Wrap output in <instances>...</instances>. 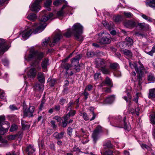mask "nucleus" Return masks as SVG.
Here are the masks:
<instances>
[{
	"instance_id": "f257e3e1",
	"label": "nucleus",
	"mask_w": 155,
	"mask_h": 155,
	"mask_svg": "<svg viewBox=\"0 0 155 155\" xmlns=\"http://www.w3.org/2000/svg\"><path fill=\"white\" fill-rule=\"evenodd\" d=\"M44 57V54L42 52L33 51L29 54L28 58L25 56V58L28 61H32L31 66L35 68H31L29 69L27 73L28 77L30 78H35L37 71H39L41 67L39 65L41 60Z\"/></svg>"
},
{
	"instance_id": "f03ea898",
	"label": "nucleus",
	"mask_w": 155,
	"mask_h": 155,
	"mask_svg": "<svg viewBox=\"0 0 155 155\" xmlns=\"http://www.w3.org/2000/svg\"><path fill=\"white\" fill-rule=\"evenodd\" d=\"M129 66L131 68H134L137 74V79L135 82H138V87L139 89L141 88V84L142 83L143 71L144 67L140 61L138 63L131 62H129Z\"/></svg>"
},
{
	"instance_id": "7ed1b4c3",
	"label": "nucleus",
	"mask_w": 155,
	"mask_h": 155,
	"mask_svg": "<svg viewBox=\"0 0 155 155\" xmlns=\"http://www.w3.org/2000/svg\"><path fill=\"white\" fill-rule=\"evenodd\" d=\"M96 36H98L97 41L101 45L108 44L111 42L110 34L105 31H101Z\"/></svg>"
},
{
	"instance_id": "20e7f679",
	"label": "nucleus",
	"mask_w": 155,
	"mask_h": 155,
	"mask_svg": "<svg viewBox=\"0 0 155 155\" xmlns=\"http://www.w3.org/2000/svg\"><path fill=\"white\" fill-rule=\"evenodd\" d=\"M72 29L76 39L80 41H82L83 38L81 34L83 32V26L79 23H76L72 26Z\"/></svg>"
},
{
	"instance_id": "39448f33",
	"label": "nucleus",
	"mask_w": 155,
	"mask_h": 155,
	"mask_svg": "<svg viewBox=\"0 0 155 155\" xmlns=\"http://www.w3.org/2000/svg\"><path fill=\"white\" fill-rule=\"evenodd\" d=\"M40 26L39 27H37L36 29H31L29 30L24 31L22 33V36L24 40H26L31 35L32 33L36 34L37 33L40 32L43 30L46 27V25L44 24L43 26Z\"/></svg>"
},
{
	"instance_id": "423d86ee",
	"label": "nucleus",
	"mask_w": 155,
	"mask_h": 155,
	"mask_svg": "<svg viewBox=\"0 0 155 155\" xmlns=\"http://www.w3.org/2000/svg\"><path fill=\"white\" fill-rule=\"evenodd\" d=\"M47 13V12L45 10H43L41 13V14L43 15H44L42 16L41 18L40 24L38 26V27H39L40 26H42L43 27L44 24H45L46 25V26H47V24L45 22L49 19L51 18L53 16V13H50L49 14V16L48 17Z\"/></svg>"
},
{
	"instance_id": "0eeeda50",
	"label": "nucleus",
	"mask_w": 155,
	"mask_h": 155,
	"mask_svg": "<svg viewBox=\"0 0 155 155\" xmlns=\"http://www.w3.org/2000/svg\"><path fill=\"white\" fill-rule=\"evenodd\" d=\"M35 109V107L33 106H31L29 107L26 108L24 111V116L29 117H33V113Z\"/></svg>"
},
{
	"instance_id": "6e6552de",
	"label": "nucleus",
	"mask_w": 155,
	"mask_h": 155,
	"mask_svg": "<svg viewBox=\"0 0 155 155\" xmlns=\"http://www.w3.org/2000/svg\"><path fill=\"white\" fill-rule=\"evenodd\" d=\"M5 117L0 116V134H4L8 130V128H5L4 127L2 126L3 125H7L5 124Z\"/></svg>"
},
{
	"instance_id": "1a4fd4ad",
	"label": "nucleus",
	"mask_w": 155,
	"mask_h": 155,
	"mask_svg": "<svg viewBox=\"0 0 155 155\" xmlns=\"http://www.w3.org/2000/svg\"><path fill=\"white\" fill-rule=\"evenodd\" d=\"M5 41L4 39L0 38V54H3L4 52L7 51L9 46L5 44Z\"/></svg>"
},
{
	"instance_id": "9d476101",
	"label": "nucleus",
	"mask_w": 155,
	"mask_h": 155,
	"mask_svg": "<svg viewBox=\"0 0 155 155\" xmlns=\"http://www.w3.org/2000/svg\"><path fill=\"white\" fill-rule=\"evenodd\" d=\"M94 62L96 67L99 69L101 67L106 66V61L103 59L96 58L95 59Z\"/></svg>"
},
{
	"instance_id": "9b49d317",
	"label": "nucleus",
	"mask_w": 155,
	"mask_h": 155,
	"mask_svg": "<svg viewBox=\"0 0 155 155\" xmlns=\"http://www.w3.org/2000/svg\"><path fill=\"white\" fill-rule=\"evenodd\" d=\"M62 37V36L60 34H56L53 39L50 41L49 45L50 47L54 46L55 44H57L59 41Z\"/></svg>"
},
{
	"instance_id": "f8f14e48",
	"label": "nucleus",
	"mask_w": 155,
	"mask_h": 155,
	"mask_svg": "<svg viewBox=\"0 0 155 155\" xmlns=\"http://www.w3.org/2000/svg\"><path fill=\"white\" fill-rule=\"evenodd\" d=\"M124 26L127 28H133L136 25L135 22L132 21L127 20L124 22Z\"/></svg>"
},
{
	"instance_id": "ddd939ff",
	"label": "nucleus",
	"mask_w": 155,
	"mask_h": 155,
	"mask_svg": "<svg viewBox=\"0 0 155 155\" xmlns=\"http://www.w3.org/2000/svg\"><path fill=\"white\" fill-rule=\"evenodd\" d=\"M82 57V55L79 54L77 55L74 58L71 59V63L73 65L76 66V64H78L79 59Z\"/></svg>"
},
{
	"instance_id": "4468645a",
	"label": "nucleus",
	"mask_w": 155,
	"mask_h": 155,
	"mask_svg": "<svg viewBox=\"0 0 155 155\" xmlns=\"http://www.w3.org/2000/svg\"><path fill=\"white\" fill-rule=\"evenodd\" d=\"M115 97L114 95H112L108 97L104 101V103L105 104H111L114 101Z\"/></svg>"
},
{
	"instance_id": "2eb2a0df",
	"label": "nucleus",
	"mask_w": 155,
	"mask_h": 155,
	"mask_svg": "<svg viewBox=\"0 0 155 155\" xmlns=\"http://www.w3.org/2000/svg\"><path fill=\"white\" fill-rule=\"evenodd\" d=\"M35 151V149L34 148L33 146L29 145L28 146L26 149V151L28 155H31Z\"/></svg>"
},
{
	"instance_id": "dca6fc26",
	"label": "nucleus",
	"mask_w": 155,
	"mask_h": 155,
	"mask_svg": "<svg viewBox=\"0 0 155 155\" xmlns=\"http://www.w3.org/2000/svg\"><path fill=\"white\" fill-rule=\"evenodd\" d=\"M105 84H107L108 86H110L112 85V82L110 79L108 77H107L104 82H103L100 85L101 87H102L105 85Z\"/></svg>"
},
{
	"instance_id": "f3484780",
	"label": "nucleus",
	"mask_w": 155,
	"mask_h": 155,
	"mask_svg": "<svg viewBox=\"0 0 155 155\" xmlns=\"http://www.w3.org/2000/svg\"><path fill=\"white\" fill-rule=\"evenodd\" d=\"M49 65V60L47 58H44L41 63V66L43 69H47V66Z\"/></svg>"
},
{
	"instance_id": "a211bd4d",
	"label": "nucleus",
	"mask_w": 155,
	"mask_h": 155,
	"mask_svg": "<svg viewBox=\"0 0 155 155\" xmlns=\"http://www.w3.org/2000/svg\"><path fill=\"white\" fill-rule=\"evenodd\" d=\"M64 132H61L59 134L58 132H56L53 135V136L58 140H59L63 138Z\"/></svg>"
},
{
	"instance_id": "6ab92c4d",
	"label": "nucleus",
	"mask_w": 155,
	"mask_h": 155,
	"mask_svg": "<svg viewBox=\"0 0 155 155\" xmlns=\"http://www.w3.org/2000/svg\"><path fill=\"white\" fill-rule=\"evenodd\" d=\"M123 52L126 57L128 58H131L133 56L132 52L130 50L125 49L123 50Z\"/></svg>"
},
{
	"instance_id": "aec40b11",
	"label": "nucleus",
	"mask_w": 155,
	"mask_h": 155,
	"mask_svg": "<svg viewBox=\"0 0 155 155\" xmlns=\"http://www.w3.org/2000/svg\"><path fill=\"white\" fill-rule=\"evenodd\" d=\"M138 25L141 30H145L149 28V25L144 23H138Z\"/></svg>"
},
{
	"instance_id": "412c9836",
	"label": "nucleus",
	"mask_w": 155,
	"mask_h": 155,
	"mask_svg": "<svg viewBox=\"0 0 155 155\" xmlns=\"http://www.w3.org/2000/svg\"><path fill=\"white\" fill-rule=\"evenodd\" d=\"M38 78L40 82L41 83H43L45 81L44 74L41 72H38Z\"/></svg>"
},
{
	"instance_id": "4be33fe9",
	"label": "nucleus",
	"mask_w": 155,
	"mask_h": 155,
	"mask_svg": "<svg viewBox=\"0 0 155 155\" xmlns=\"http://www.w3.org/2000/svg\"><path fill=\"white\" fill-rule=\"evenodd\" d=\"M147 6L155 8V0H147L146 2Z\"/></svg>"
},
{
	"instance_id": "5701e85b",
	"label": "nucleus",
	"mask_w": 155,
	"mask_h": 155,
	"mask_svg": "<svg viewBox=\"0 0 155 155\" xmlns=\"http://www.w3.org/2000/svg\"><path fill=\"white\" fill-rule=\"evenodd\" d=\"M102 23L103 25L107 28L109 30H110L111 28H113L114 27V25L112 22L110 23L109 24L105 21H103Z\"/></svg>"
},
{
	"instance_id": "b1692460",
	"label": "nucleus",
	"mask_w": 155,
	"mask_h": 155,
	"mask_svg": "<svg viewBox=\"0 0 155 155\" xmlns=\"http://www.w3.org/2000/svg\"><path fill=\"white\" fill-rule=\"evenodd\" d=\"M34 89L36 91L42 92L44 90V86L42 84H36L34 87Z\"/></svg>"
},
{
	"instance_id": "393cba45",
	"label": "nucleus",
	"mask_w": 155,
	"mask_h": 155,
	"mask_svg": "<svg viewBox=\"0 0 155 155\" xmlns=\"http://www.w3.org/2000/svg\"><path fill=\"white\" fill-rule=\"evenodd\" d=\"M99 70L102 72V73L105 74H108L110 73V69L106 68V66L101 67Z\"/></svg>"
},
{
	"instance_id": "a878e982",
	"label": "nucleus",
	"mask_w": 155,
	"mask_h": 155,
	"mask_svg": "<svg viewBox=\"0 0 155 155\" xmlns=\"http://www.w3.org/2000/svg\"><path fill=\"white\" fill-rule=\"evenodd\" d=\"M52 1L51 0H47L45 2V7L47 8V10L48 11H49L51 10L50 6L52 3Z\"/></svg>"
},
{
	"instance_id": "bb28decb",
	"label": "nucleus",
	"mask_w": 155,
	"mask_h": 155,
	"mask_svg": "<svg viewBox=\"0 0 155 155\" xmlns=\"http://www.w3.org/2000/svg\"><path fill=\"white\" fill-rule=\"evenodd\" d=\"M68 6L67 4L63 5L61 10L57 13V15L58 17H61L63 16L64 11L63 10Z\"/></svg>"
},
{
	"instance_id": "cd10ccee",
	"label": "nucleus",
	"mask_w": 155,
	"mask_h": 155,
	"mask_svg": "<svg viewBox=\"0 0 155 155\" xmlns=\"http://www.w3.org/2000/svg\"><path fill=\"white\" fill-rule=\"evenodd\" d=\"M101 153L102 155H114V152L110 150H108L105 151L102 150Z\"/></svg>"
},
{
	"instance_id": "c85d7f7f",
	"label": "nucleus",
	"mask_w": 155,
	"mask_h": 155,
	"mask_svg": "<svg viewBox=\"0 0 155 155\" xmlns=\"http://www.w3.org/2000/svg\"><path fill=\"white\" fill-rule=\"evenodd\" d=\"M148 97L149 98L155 97V88L149 90Z\"/></svg>"
},
{
	"instance_id": "c756f323",
	"label": "nucleus",
	"mask_w": 155,
	"mask_h": 155,
	"mask_svg": "<svg viewBox=\"0 0 155 155\" xmlns=\"http://www.w3.org/2000/svg\"><path fill=\"white\" fill-rule=\"evenodd\" d=\"M27 18L31 21H34L37 19V16L34 13H31L28 16Z\"/></svg>"
},
{
	"instance_id": "7c9ffc66",
	"label": "nucleus",
	"mask_w": 155,
	"mask_h": 155,
	"mask_svg": "<svg viewBox=\"0 0 155 155\" xmlns=\"http://www.w3.org/2000/svg\"><path fill=\"white\" fill-rule=\"evenodd\" d=\"M123 122L124 124V128L127 130H129L130 129V124H127L126 123V117H124L123 119Z\"/></svg>"
},
{
	"instance_id": "2f4dec72",
	"label": "nucleus",
	"mask_w": 155,
	"mask_h": 155,
	"mask_svg": "<svg viewBox=\"0 0 155 155\" xmlns=\"http://www.w3.org/2000/svg\"><path fill=\"white\" fill-rule=\"evenodd\" d=\"M103 146L108 148H113V146L111 143V141L109 140L104 143Z\"/></svg>"
},
{
	"instance_id": "473e14b6",
	"label": "nucleus",
	"mask_w": 155,
	"mask_h": 155,
	"mask_svg": "<svg viewBox=\"0 0 155 155\" xmlns=\"http://www.w3.org/2000/svg\"><path fill=\"white\" fill-rule=\"evenodd\" d=\"M75 104V102L71 101L66 106V109L67 110H71L72 107L73 105Z\"/></svg>"
},
{
	"instance_id": "72a5a7b5",
	"label": "nucleus",
	"mask_w": 155,
	"mask_h": 155,
	"mask_svg": "<svg viewBox=\"0 0 155 155\" xmlns=\"http://www.w3.org/2000/svg\"><path fill=\"white\" fill-rule=\"evenodd\" d=\"M147 79L148 81L154 82L155 81V77L152 74L150 73L148 75Z\"/></svg>"
},
{
	"instance_id": "f704fd0d",
	"label": "nucleus",
	"mask_w": 155,
	"mask_h": 155,
	"mask_svg": "<svg viewBox=\"0 0 155 155\" xmlns=\"http://www.w3.org/2000/svg\"><path fill=\"white\" fill-rule=\"evenodd\" d=\"M98 133L94 131L92 135V137L93 139V141H94L95 143H96L97 140L98 138L97 136L98 134Z\"/></svg>"
},
{
	"instance_id": "c9c22d12",
	"label": "nucleus",
	"mask_w": 155,
	"mask_h": 155,
	"mask_svg": "<svg viewBox=\"0 0 155 155\" xmlns=\"http://www.w3.org/2000/svg\"><path fill=\"white\" fill-rule=\"evenodd\" d=\"M126 44L128 46L132 45L133 44L132 39L130 37H127L126 38Z\"/></svg>"
},
{
	"instance_id": "e433bc0d",
	"label": "nucleus",
	"mask_w": 155,
	"mask_h": 155,
	"mask_svg": "<svg viewBox=\"0 0 155 155\" xmlns=\"http://www.w3.org/2000/svg\"><path fill=\"white\" fill-rule=\"evenodd\" d=\"M48 81H49V85L51 87H53L54 86L56 82V80L55 79H51L49 78L48 80Z\"/></svg>"
},
{
	"instance_id": "4c0bfd02",
	"label": "nucleus",
	"mask_w": 155,
	"mask_h": 155,
	"mask_svg": "<svg viewBox=\"0 0 155 155\" xmlns=\"http://www.w3.org/2000/svg\"><path fill=\"white\" fill-rule=\"evenodd\" d=\"M146 53L147 54L153 56V54L155 53V45H154L152 47V49L150 51L147 52Z\"/></svg>"
},
{
	"instance_id": "58836bf2",
	"label": "nucleus",
	"mask_w": 155,
	"mask_h": 155,
	"mask_svg": "<svg viewBox=\"0 0 155 155\" xmlns=\"http://www.w3.org/2000/svg\"><path fill=\"white\" fill-rule=\"evenodd\" d=\"M72 33L73 32H71L70 29H68L66 32L64 34V35L67 38H69L70 37Z\"/></svg>"
},
{
	"instance_id": "ea45409f",
	"label": "nucleus",
	"mask_w": 155,
	"mask_h": 155,
	"mask_svg": "<svg viewBox=\"0 0 155 155\" xmlns=\"http://www.w3.org/2000/svg\"><path fill=\"white\" fill-rule=\"evenodd\" d=\"M49 40L50 38H45L44 40H43L42 41V45L44 47H45L47 46Z\"/></svg>"
},
{
	"instance_id": "a19ab883",
	"label": "nucleus",
	"mask_w": 155,
	"mask_h": 155,
	"mask_svg": "<svg viewBox=\"0 0 155 155\" xmlns=\"http://www.w3.org/2000/svg\"><path fill=\"white\" fill-rule=\"evenodd\" d=\"M118 66V64L117 63H114L110 64V67L111 69H115L117 68Z\"/></svg>"
},
{
	"instance_id": "79ce46f5",
	"label": "nucleus",
	"mask_w": 155,
	"mask_h": 155,
	"mask_svg": "<svg viewBox=\"0 0 155 155\" xmlns=\"http://www.w3.org/2000/svg\"><path fill=\"white\" fill-rule=\"evenodd\" d=\"M126 93H127L128 97L126 96H124L123 97V98L127 102H128L129 101H130L131 97L129 96V91H126Z\"/></svg>"
},
{
	"instance_id": "37998d69",
	"label": "nucleus",
	"mask_w": 155,
	"mask_h": 155,
	"mask_svg": "<svg viewBox=\"0 0 155 155\" xmlns=\"http://www.w3.org/2000/svg\"><path fill=\"white\" fill-rule=\"evenodd\" d=\"M21 125H22V128L23 129H28L30 127V125L28 124H25V121L23 120L21 121Z\"/></svg>"
},
{
	"instance_id": "c03bdc74",
	"label": "nucleus",
	"mask_w": 155,
	"mask_h": 155,
	"mask_svg": "<svg viewBox=\"0 0 155 155\" xmlns=\"http://www.w3.org/2000/svg\"><path fill=\"white\" fill-rule=\"evenodd\" d=\"M64 1L62 0H56L53 2V4L55 6H58L61 4L62 2Z\"/></svg>"
},
{
	"instance_id": "a18cd8bd",
	"label": "nucleus",
	"mask_w": 155,
	"mask_h": 155,
	"mask_svg": "<svg viewBox=\"0 0 155 155\" xmlns=\"http://www.w3.org/2000/svg\"><path fill=\"white\" fill-rule=\"evenodd\" d=\"M80 115L81 116L82 115L83 118L85 120H87L89 119V117L87 114L85 112H84L83 113H80Z\"/></svg>"
},
{
	"instance_id": "49530a36",
	"label": "nucleus",
	"mask_w": 155,
	"mask_h": 155,
	"mask_svg": "<svg viewBox=\"0 0 155 155\" xmlns=\"http://www.w3.org/2000/svg\"><path fill=\"white\" fill-rule=\"evenodd\" d=\"M113 19L117 22H118L121 20V17L120 16H117L114 17Z\"/></svg>"
},
{
	"instance_id": "de8ad7c7",
	"label": "nucleus",
	"mask_w": 155,
	"mask_h": 155,
	"mask_svg": "<svg viewBox=\"0 0 155 155\" xmlns=\"http://www.w3.org/2000/svg\"><path fill=\"white\" fill-rule=\"evenodd\" d=\"M123 14L125 16L128 18H130L133 16V14L130 12H124Z\"/></svg>"
},
{
	"instance_id": "09e8293b",
	"label": "nucleus",
	"mask_w": 155,
	"mask_h": 155,
	"mask_svg": "<svg viewBox=\"0 0 155 155\" xmlns=\"http://www.w3.org/2000/svg\"><path fill=\"white\" fill-rule=\"evenodd\" d=\"M134 34L136 35L138 37H139L140 38H142L143 37L146 36L145 35L140 33L138 32H135Z\"/></svg>"
},
{
	"instance_id": "8fccbe9b",
	"label": "nucleus",
	"mask_w": 155,
	"mask_h": 155,
	"mask_svg": "<svg viewBox=\"0 0 155 155\" xmlns=\"http://www.w3.org/2000/svg\"><path fill=\"white\" fill-rule=\"evenodd\" d=\"M17 125L14 124L12 125L10 129V130L11 132H13L16 130L17 129Z\"/></svg>"
},
{
	"instance_id": "3c124183",
	"label": "nucleus",
	"mask_w": 155,
	"mask_h": 155,
	"mask_svg": "<svg viewBox=\"0 0 155 155\" xmlns=\"http://www.w3.org/2000/svg\"><path fill=\"white\" fill-rule=\"evenodd\" d=\"M141 17L144 19L147 20L149 21H152V19L150 18V17H148L146 15L143 14L141 15Z\"/></svg>"
},
{
	"instance_id": "603ef678",
	"label": "nucleus",
	"mask_w": 155,
	"mask_h": 155,
	"mask_svg": "<svg viewBox=\"0 0 155 155\" xmlns=\"http://www.w3.org/2000/svg\"><path fill=\"white\" fill-rule=\"evenodd\" d=\"M150 117L151 123L155 124V115H150Z\"/></svg>"
},
{
	"instance_id": "864d4df0",
	"label": "nucleus",
	"mask_w": 155,
	"mask_h": 155,
	"mask_svg": "<svg viewBox=\"0 0 155 155\" xmlns=\"http://www.w3.org/2000/svg\"><path fill=\"white\" fill-rule=\"evenodd\" d=\"M73 131V129L71 127H69L68 128L67 130V133L70 136L72 135V133Z\"/></svg>"
},
{
	"instance_id": "5fc2aeb1",
	"label": "nucleus",
	"mask_w": 155,
	"mask_h": 155,
	"mask_svg": "<svg viewBox=\"0 0 155 155\" xmlns=\"http://www.w3.org/2000/svg\"><path fill=\"white\" fill-rule=\"evenodd\" d=\"M66 99L61 98L59 100V104L61 105H63L66 101Z\"/></svg>"
},
{
	"instance_id": "6e6d98bb",
	"label": "nucleus",
	"mask_w": 155,
	"mask_h": 155,
	"mask_svg": "<svg viewBox=\"0 0 155 155\" xmlns=\"http://www.w3.org/2000/svg\"><path fill=\"white\" fill-rule=\"evenodd\" d=\"M94 52L93 51H88L87 53V56L89 58L91 57L94 56Z\"/></svg>"
},
{
	"instance_id": "4d7b16f0",
	"label": "nucleus",
	"mask_w": 155,
	"mask_h": 155,
	"mask_svg": "<svg viewBox=\"0 0 155 155\" xmlns=\"http://www.w3.org/2000/svg\"><path fill=\"white\" fill-rule=\"evenodd\" d=\"M3 64L4 66H7L9 62L8 60L6 59L5 58L2 60Z\"/></svg>"
},
{
	"instance_id": "13d9d810",
	"label": "nucleus",
	"mask_w": 155,
	"mask_h": 155,
	"mask_svg": "<svg viewBox=\"0 0 155 155\" xmlns=\"http://www.w3.org/2000/svg\"><path fill=\"white\" fill-rule=\"evenodd\" d=\"M0 98L3 99H5L6 98L5 94L3 91H2L0 94Z\"/></svg>"
},
{
	"instance_id": "bf43d9fd",
	"label": "nucleus",
	"mask_w": 155,
	"mask_h": 155,
	"mask_svg": "<svg viewBox=\"0 0 155 155\" xmlns=\"http://www.w3.org/2000/svg\"><path fill=\"white\" fill-rule=\"evenodd\" d=\"M9 108L10 110L12 111L17 110L18 109V108L14 105H10L9 107Z\"/></svg>"
},
{
	"instance_id": "052dcab7",
	"label": "nucleus",
	"mask_w": 155,
	"mask_h": 155,
	"mask_svg": "<svg viewBox=\"0 0 155 155\" xmlns=\"http://www.w3.org/2000/svg\"><path fill=\"white\" fill-rule=\"evenodd\" d=\"M71 67V65L68 63H65L64 65V69L67 71H68Z\"/></svg>"
},
{
	"instance_id": "680f3d73",
	"label": "nucleus",
	"mask_w": 155,
	"mask_h": 155,
	"mask_svg": "<svg viewBox=\"0 0 155 155\" xmlns=\"http://www.w3.org/2000/svg\"><path fill=\"white\" fill-rule=\"evenodd\" d=\"M134 97V98L133 100V101H134L136 103H137L138 99V93H136Z\"/></svg>"
},
{
	"instance_id": "e2e57ef3",
	"label": "nucleus",
	"mask_w": 155,
	"mask_h": 155,
	"mask_svg": "<svg viewBox=\"0 0 155 155\" xmlns=\"http://www.w3.org/2000/svg\"><path fill=\"white\" fill-rule=\"evenodd\" d=\"M101 73L100 72H97L95 73L94 75V79L96 80L98 79Z\"/></svg>"
},
{
	"instance_id": "0e129e2a",
	"label": "nucleus",
	"mask_w": 155,
	"mask_h": 155,
	"mask_svg": "<svg viewBox=\"0 0 155 155\" xmlns=\"http://www.w3.org/2000/svg\"><path fill=\"white\" fill-rule=\"evenodd\" d=\"M76 113V111L74 110H70V111L68 113L70 116H73Z\"/></svg>"
},
{
	"instance_id": "69168bd1",
	"label": "nucleus",
	"mask_w": 155,
	"mask_h": 155,
	"mask_svg": "<svg viewBox=\"0 0 155 155\" xmlns=\"http://www.w3.org/2000/svg\"><path fill=\"white\" fill-rule=\"evenodd\" d=\"M15 137L16 136L15 135H11L8 137V138L9 140H15Z\"/></svg>"
},
{
	"instance_id": "338daca9",
	"label": "nucleus",
	"mask_w": 155,
	"mask_h": 155,
	"mask_svg": "<svg viewBox=\"0 0 155 155\" xmlns=\"http://www.w3.org/2000/svg\"><path fill=\"white\" fill-rule=\"evenodd\" d=\"M92 85L91 84H89L87 85L85 90H86V91L87 90L88 91H91L92 90Z\"/></svg>"
},
{
	"instance_id": "774afa93",
	"label": "nucleus",
	"mask_w": 155,
	"mask_h": 155,
	"mask_svg": "<svg viewBox=\"0 0 155 155\" xmlns=\"http://www.w3.org/2000/svg\"><path fill=\"white\" fill-rule=\"evenodd\" d=\"M101 127L100 126H98L96 128L94 131L99 133V132H101Z\"/></svg>"
}]
</instances>
